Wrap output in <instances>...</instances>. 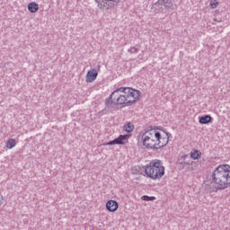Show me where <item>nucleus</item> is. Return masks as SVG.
I'll return each mask as SVG.
<instances>
[{
	"instance_id": "4468645a",
	"label": "nucleus",
	"mask_w": 230,
	"mask_h": 230,
	"mask_svg": "<svg viewBox=\"0 0 230 230\" xmlns=\"http://www.w3.org/2000/svg\"><path fill=\"white\" fill-rule=\"evenodd\" d=\"M124 130L128 132V134H130L134 130V125L132 123H128L124 126Z\"/></svg>"
},
{
	"instance_id": "0eeeda50",
	"label": "nucleus",
	"mask_w": 230,
	"mask_h": 230,
	"mask_svg": "<svg viewBox=\"0 0 230 230\" xmlns=\"http://www.w3.org/2000/svg\"><path fill=\"white\" fill-rule=\"evenodd\" d=\"M95 3L100 10H109L114 6L112 3H119V0H95Z\"/></svg>"
},
{
	"instance_id": "2eb2a0df",
	"label": "nucleus",
	"mask_w": 230,
	"mask_h": 230,
	"mask_svg": "<svg viewBox=\"0 0 230 230\" xmlns=\"http://www.w3.org/2000/svg\"><path fill=\"white\" fill-rule=\"evenodd\" d=\"M15 145H17V143L15 142V139L11 138L7 141L6 147L12 150V148H13Z\"/></svg>"
},
{
	"instance_id": "aec40b11",
	"label": "nucleus",
	"mask_w": 230,
	"mask_h": 230,
	"mask_svg": "<svg viewBox=\"0 0 230 230\" xmlns=\"http://www.w3.org/2000/svg\"><path fill=\"white\" fill-rule=\"evenodd\" d=\"M181 158L183 159V161H186V159H188V155H183Z\"/></svg>"
},
{
	"instance_id": "f3484780",
	"label": "nucleus",
	"mask_w": 230,
	"mask_h": 230,
	"mask_svg": "<svg viewBox=\"0 0 230 230\" xmlns=\"http://www.w3.org/2000/svg\"><path fill=\"white\" fill-rule=\"evenodd\" d=\"M141 199H142V200H146L147 202H150L152 200H155V197H154V196H147V195L142 196Z\"/></svg>"
},
{
	"instance_id": "20e7f679",
	"label": "nucleus",
	"mask_w": 230,
	"mask_h": 230,
	"mask_svg": "<svg viewBox=\"0 0 230 230\" xmlns=\"http://www.w3.org/2000/svg\"><path fill=\"white\" fill-rule=\"evenodd\" d=\"M159 132L155 129H147L142 135L143 146L147 150H156L157 137H159Z\"/></svg>"
},
{
	"instance_id": "6e6552de",
	"label": "nucleus",
	"mask_w": 230,
	"mask_h": 230,
	"mask_svg": "<svg viewBox=\"0 0 230 230\" xmlns=\"http://www.w3.org/2000/svg\"><path fill=\"white\" fill-rule=\"evenodd\" d=\"M127 139H128V135H120L119 137L108 142L107 145H125L124 141H127Z\"/></svg>"
},
{
	"instance_id": "a211bd4d",
	"label": "nucleus",
	"mask_w": 230,
	"mask_h": 230,
	"mask_svg": "<svg viewBox=\"0 0 230 230\" xmlns=\"http://www.w3.org/2000/svg\"><path fill=\"white\" fill-rule=\"evenodd\" d=\"M179 164H180V166H181V168H184V166H188V164H190V163L183 160V162H180Z\"/></svg>"
},
{
	"instance_id": "39448f33",
	"label": "nucleus",
	"mask_w": 230,
	"mask_h": 230,
	"mask_svg": "<svg viewBox=\"0 0 230 230\" xmlns=\"http://www.w3.org/2000/svg\"><path fill=\"white\" fill-rule=\"evenodd\" d=\"M172 6H173L172 0H157L156 3L153 4L152 10H154L155 13H164Z\"/></svg>"
},
{
	"instance_id": "f257e3e1",
	"label": "nucleus",
	"mask_w": 230,
	"mask_h": 230,
	"mask_svg": "<svg viewBox=\"0 0 230 230\" xmlns=\"http://www.w3.org/2000/svg\"><path fill=\"white\" fill-rule=\"evenodd\" d=\"M141 96V92L130 87H120L111 93V94L105 99V109L110 112L118 111V105H126L129 107L134 105Z\"/></svg>"
},
{
	"instance_id": "6ab92c4d",
	"label": "nucleus",
	"mask_w": 230,
	"mask_h": 230,
	"mask_svg": "<svg viewBox=\"0 0 230 230\" xmlns=\"http://www.w3.org/2000/svg\"><path fill=\"white\" fill-rule=\"evenodd\" d=\"M217 4H218V3H217V2H210V7L211 8H217Z\"/></svg>"
},
{
	"instance_id": "7ed1b4c3",
	"label": "nucleus",
	"mask_w": 230,
	"mask_h": 230,
	"mask_svg": "<svg viewBox=\"0 0 230 230\" xmlns=\"http://www.w3.org/2000/svg\"><path fill=\"white\" fill-rule=\"evenodd\" d=\"M144 172L146 177L153 179V181H157L162 179L164 175V167L163 166V162L159 159L152 160L149 164L144 166Z\"/></svg>"
},
{
	"instance_id": "423d86ee",
	"label": "nucleus",
	"mask_w": 230,
	"mask_h": 230,
	"mask_svg": "<svg viewBox=\"0 0 230 230\" xmlns=\"http://www.w3.org/2000/svg\"><path fill=\"white\" fill-rule=\"evenodd\" d=\"M159 137H156V150L166 146L168 141H170V133H164V136L159 133Z\"/></svg>"
},
{
	"instance_id": "f03ea898",
	"label": "nucleus",
	"mask_w": 230,
	"mask_h": 230,
	"mask_svg": "<svg viewBox=\"0 0 230 230\" xmlns=\"http://www.w3.org/2000/svg\"><path fill=\"white\" fill-rule=\"evenodd\" d=\"M212 182L216 190H226L230 186V165L220 164L212 172Z\"/></svg>"
},
{
	"instance_id": "dca6fc26",
	"label": "nucleus",
	"mask_w": 230,
	"mask_h": 230,
	"mask_svg": "<svg viewBox=\"0 0 230 230\" xmlns=\"http://www.w3.org/2000/svg\"><path fill=\"white\" fill-rule=\"evenodd\" d=\"M128 53L136 54L137 51H139V45H136L134 47H131L128 50Z\"/></svg>"
},
{
	"instance_id": "412c9836",
	"label": "nucleus",
	"mask_w": 230,
	"mask_h": 230,
	"mask_svg": "<svg viewBox=\"0 0 230 230\" xmlns=\"http://www.w3.org/2000/svg\"><path fill=\"white\" fill-rule=\"evenodd\" d=\"M135 170H141V167L139 166V165H137V166H135Z\"/></svg>"
},
{
	"instance_id": "1a4fd4ad",
	"label": "nucleus",
	"mask_w": 230,
	"mask_h": 230,
	"mask_svg": "<svg viewBox=\"0 0 230 230\" xmlns=\"http://www.w3.org/2000/svg\"><path fill=\"white\" fill-rule=\"evenodd\" d=\"M119 208V205L116 200L111 199L106 202V209H108L110 213H114V211H118Z\"/></svg>"
},
{
	"instance_id": "9d476101",
	"label": "nucleus",
	"mask_w": 230,
	"mask_h": 230,
	"mask_svg": "<svg viewBox=\"0 0 230 230\" xmlns=\"http://www.w3.org/2000/svg\"><path fill=\"white\" fill-rule=\"evenodd\" d=\"M96 78H98V72L96 70L93 69V70H89L87 72L86 82L88 84L94 82V80H96Z\"/></svg>"
},
{
	"instance_id": "f8f14e48",
	"label": "nucleus",
	"mask_w": 230,
	"mask_h": 230,
	"mask_svg": "<svg viewBox=\"0 0 230 230\" xmlns=\"http://www.w3.org/2000/svg\"><path fill=\"white\" fill-rule=\"evenodd\" d=\"M28 10L31 13H35L39 12V4L31 2L28 4Z\"/></svg>"
},
{
	"instance_id": "ddd939ff",
	"label": "nucleus",
	"mask_w": 230,
	"mask_h": 230,
	"mask_svg": "<svg viewBox=\"0 0 230 230\" xmlns=\"http://www.w3.org/2000/svg\"><path fill=\"white\" fill-rule=\"evenodd\" d=\"M190 157L193 161H197V159H200V157H202V152L194 149L190 152Z\"/></svg>"
},
{
	"instance_id": "9b49d317",
	"label": "nucleus",
	"mask_w": 230,
	"mask_h": 230,
	"mask_svg": "<svg viewBox=\"0 0 230 230\" xmlns=\"http://www.w3.org/2000/svg\"><path fill=\"white\" fill-rule=\"evenodd\" d=\"M212 120L213 118L211 117V115H205L199 119V123L200 125H208V123H211Z\"/></svg>"
}]
</instances>
